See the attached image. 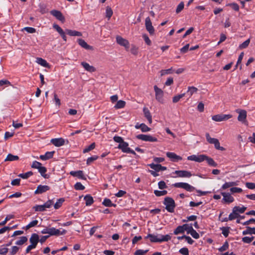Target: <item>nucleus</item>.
I'll list each match as a JSON object with an SVG mask.
<instances>
[{
	"label": "nucleus",
	"mask_w": 255,
	"mask_h": 255,
	"mask_svg": "<svg viewBox=\"0 0 255 255\" xmlns=\"http://www.w3.org/2000/svg\"><path fill=\"white\" fill-rule=\"evenodd\" d=\"M55 151H47L44 155H40L39 158L42 160H47L53 157Z\"/></svg>",
	"instance_id": "19"
},
{
	"label": "nucleus",
	"mask_w": 255,
	"mask_h": 255,
	"mask_svg": "<svg viewBox=\"0 0 255 255\" xmlns=\"http://www.w3.org/2000/svg\"><path fill=\"white\" fill-rule=\"evenodd\" d=\"M143 112L144 115V116L146 117L147 120H148L149 124L152 123V117L150 114V113L148 109L147 108L144 107L143 109Z\"/></svg>",
	"instance_id": "24"
},
{
	"label": "nucleus",
	"mask_w": 255,
	"mask_h": 255,
	"mask_svg": "<svg viewBox=\"0 0 255 255\" xmlns=\"http://www.w3.org/2000/svg\"><path fill=\"white\" fill-rule=\"evenodd\" d=\"M140 129L142 132H147L150 130V128L148 127L145 124H140Z\"/></svg>",
	"instance_id": "51"
},
{
	"label": "nucleus",
	"mask_w": 255,
	"mask_h": 255,
	"mask_svg": "<svg viewBox=\"0 0 255 255\" xmlns=\"http://www.w3.org/2000/svg\"><path fill=\"white\" fill-rule=\"evenodd\" d=\"M205 135L207 141L210 144H213L217 149L222 151L225 150L223 147L220 146V144L218 139L211 137L209 133H206Z\"/></svg>",
	"instance_id": "2"
},
{
	"label": "nucleus",
	"mask_w": 255,
	"mask_h": 255,
	"mask_svg": "<svg viewBox=\"0 0 255 255\" xmlns=\"http://www.w3.org/2000/svg\"><path fill=\"white\" fill-rule=\"evenodd\" d=\"M48 236H59L60 235V230L55 228H48Z\"/></svg>",
	"instance_id": "26"
},
{
	"label": "nucleus",
	"mask_w": 255,
	"mask_h": 255,
	"mask_svg": "<svg viewBox=\"0 0 255 255\" xmlns=\"http://www.w3.org/2000/svg\"><path fill=\"white\" fill-rule=\"evenodd\" d=\"M160 73L161 76L166 74H171L172 73V69L171 68L166 70H161Z\"/></svg>",
	"instance_id": "54"
},
{
	"label": "nucleus",
	"mask_w": 255,
	"mask_h": 255,
	"mask_svg": "<svg viewBox=\"0 0 255 255\" xmlns=\"http://www.w3.org/2000/svg\"><path fill=\"white\" fill-rule=\"evenodd\" d=\"M125 105L126 102L125 101L120 100L117 102V104L115 106V108L117 109L123 108L125 106Z\"/></svg>",
	"instance_id": "39"
},
{
	"label": "nucleus",
	"mask_w": 255,
	"mask_h": 255,
	"mask_svg": "<svg viewBox=\"0 0 255 255\" xmlns=\"http://www.w3.org/2000/svg\"><path fill=\"white\" fill-rule=\"evenodd\" d=\"M106 17L110 19L113 15V12L111 7L108 6L106 8Z\"/></svg>",
	"instance_id": "52"
},
{
	"label": "nucleus",
	"mask_w": 255,
	"mask_h": 255,
	"mask_svg": "<svg viewBox=\"0 0 255 255\" xmlns=\"http://www.w3.org/2000/svg\"><path fill=\"white\" fill-rule=\"evenodd\" d=\"M232 117L231 115L219 114L212 116V119L216 122L226 121Z\"/></svg>",
	"instance_id": "7"
},
{
	"label": "nucleus",
	"mask_w": 255,
	"mask_h": 255,
	"mask_svg": "<svg viewBox=\"0 0 255 255\" xmlns=\"http://www.w3.org/2000/svg\"><path fill=\"white\" fill-rule=\"evenodd\" d=\"M198 89L196 87L191 86L188 87L187 94L191 97L193 94L197 93Z\"/></svg>",
	"instance_id": "33"
},
{
	"label": "nucleus",
	"mask_w": 255,
	"mask_h": 255,
	"mask_svg": "<svg viewBox=\"0 0 255 255\" xmlns=\"http://www.w3.org/2000/svg\"><path fill=\"white\" fill-rule=\"evenodd\" d=\"M98 158V156L97 155H94L91 157H90L87 159V164L89 165L94 161L97 160Z\"/></svg>",
	"instance_id": "53"
},
{
	"label": "nucleus",
	"mask_w": 255,
	"mask_h": 255,
	"mask_svg": "<svg viewBox=\"0 0 255 255\" xmlns=\"http://www.w3.org/2000/svg\"><path fill=\"white\" fill-rule=\"evenodd\" d=\"M148 252V250H137L134 253V255H144L146 253Z\"/></svg>",
	"instance_id": "55"
},
{
	"label": "nucleus",
	"mask_w": 255,
	"mask_h": 255,
	"mask_svg": "<svg viewBox=\"0 0 255 255\" xmlns=\"http://www.w3.org/2000/svg\"><path fill=\"white\" fill-rule=\"evenodd\" d=\"M118 147L121 149L123 152L136 155L135 151L128 147V144L127 142L124 141L122 143L119 144Z\"/></svg>",
	"instance_id": "5"
},
{
	"label": "nucleus",
	"mask_w": 255,
	"mask_h": 255,
	"mask_svg": "<svg viewBox=\"0 0 255 255\" xmlns=\"http://www.w3.org/2000/svg\"><path fill=\"white\" fill-rule=\"evenodd\" d=\"M65 200L64 198H59L57 200V202L54 204V207L55 209H59L64 202Z\"/></svg>",
	"instance_id": "34"
},
{
	"label": "nucleus",
	"mask_w": 255,
	"mask_h": 255,
	"mask_svg": "<svg viewBox=\"0 0 255 255\" xmlns=\"http://www.w3.org/2000/svg\"><path fill=\"white\" fill-rule=\"evenodd\" d=\"M50 142L57 147H60L65 144V140L62 138H52Z\"/></svg>",
	"instance_id": "17"
},
{
	"label": "nucleus",
	"mask_w": 255,
	"mask_h": 255,
	"mask_svg": "<svg viewBox=\"0 0 255 255\" xmlns=\"http://www.w3.org/2000/svg\"><path fill=\"white\" fill-rule=\"evenodd\" d=\"M173 186L176 188H183L189 192H192L194 190L195 188L187 183L177 182L173 184Z\"/></svg>",
	"instance_id": "3"
},
{
	"label": "nucleus",
	"mask_w": 255,
	"mask_h": 255,
	"mask_svg": "<svg viewBox=\"0 0 255 255\" xmlns=\"http://www.w3.org/2000/svg\"><path fill=\"white\" fill-rule=\"evenodd\" d=\"M239 216L237 212H234L233 211V212L231 213L229 216V218H228V219L229 220H233L236 218H237L238 217V216Z\"/></svg>",
	"instance_id": "61"
},
{
	"label": "nucleus",
	"mask_w": 255,
	"mask_h": 255,
	"mask_svg": "<svg viewBox=\"0 0 255 255\" xmlns=\"http://www.w3.org/2000/svg\"><path fill=\"white\" fill-rule=\"evenodd\" d=\"M185 232H184V228H183V225L182 226H178L174 230V232H173V233L174 235H178L179 234H183Z\"/></svg>",
	"instance_id": "35"
},
{
	"label": "nucleus",
	"mask_w": 255,
	"mask_h": 255,
	"mask_svg": "<svg viewBox=\"0 0 255 255\" xmlns=\"http://www.w3.org/2000/svg\"><path fill=\"white\" fill-rule=\"evenodd\" d=\"M250 42V39L246 40L245 41H244L243 43L240 45L239 48L241 49L247 48L249 46Z\"/></svg>",
	"instance_id": "50"
},
{
	"label": "nucleus",
	"mask_w": 255,
	"mask_h": 255,
	"mask_svg": "<svg viewBox=\"0 0 255 255\" xmlns=\"http://www.w3.org/2000/svg\"><path fill=\"white\" fill-rule=\"evenodd\" d=\"M148 166L152 169L156 171H159L160 170L161 165L158 164H154L151 163L148 165Z\"/></svg>",
	"instance_id": "40"
},
{
	"label": "nucleus",
	"mask_w": 255,
	"mask_h": 255,
	"mask_svg": "<svg viewBox=\"0 0 255 255\" xmlns=\"http://www.w3.org/2000/svg\"><path fill=\"white\" fill-rule=\"evenodd\" d=\"M38 170L41 175L44 178L47 179L49 177V175L45 174L46 172L47 171V169L46 167L41 166L39 168V169H38Z\"/></svg>",
	"instance_id": "27"
},
{
	"label": "nucleus",
	"mask_w": 255,
	"mask_h": 255,
	"mask_svg": "<svg viewBox=\"0 0 255 255\" xmlns=\"http://www.w3.org/2000/svg\"><path fill=\"white\" fill-rule=\"evenodd\" d=\"M19 159V157L17 155H14L10 153L8 154L6 158L4 160V161H16Z\"/></svg>",
	"instance_id": "29"
},
{
	"label": "nucleus",
	"mask_w": 255,
	"mask_h": 255,
	"mask_svg": "<svg viewBox=\"0 0 255 255\" xmlns=\"http://www.w3.org/2000/svg\"><path fill=\"white\" fill-rule=\"evenodd\" d=\"M236 112L239 114L238 117V120L239 122L248 125V122L247 121V112L244 110H237Z\"/></svg>",
	"instance_id": "6"
},
{
	"label": "nucleus",
	"mask_w": 255,
	"mask_h": 255,
	"mask_svg": "<svg viewBox=\"0 0 255 255\" xmlns=\"http://www.w3.org/2000/svg\"><path fill=\"white\" fill-rule=\"evenodd\" d=\"M117 42L120 45L123 46L128 50L129 47V43L128 40L123 38L120 36H118L116 37Z\"/></svg>",
	"instance_id": "10"
},
{
	"label": "nucleus",
	"mask_w": 255,
	"mask_h": 255,
	"mask_svg": "<svg viewBox=\"0 0 255 255\" xmlns=\"http://www.w3.org/2000/svg\"><path fill=\"white\" fill-rule=\"evenodd\" d=\"M38 223L37 220H33L30 222L25 228L26 230H28L30 228L36 226Z\"/></svg>",
	"instance_id": "42"
},
{
	"label": "nucleus",
	"mask_w": 255,
	"mask_h": 255,
	"mask_svg": "<svg viewBox=\"0 0 255 255\" xmlns=\"http://www.w3.org/2000/svg\"><path fill=\"white\" fill-rule=\"evenodd\" d=\"M229 247V243L226 241L224 243L223 245L219 249V251L221 252H224L228 249Z\"/></svg>",
	"instance_id": "49"
},
{
	"label": "nucleus",
	"mask_w": 255,
	"mask_h": 255,
	"mask_svg": "<svg viewBox=\"0 0 255 255\" xmlns=\"http://www.w3.org/2000/svg\"><path fill=\"white\" fill-rule=\"evenodd\" d=\"M81 65L84 68V69L88 72H94L96 70V68L90 65L88 63L86 62H83L81 63Z\"/></svg>",
	"instance_id": "21"
},
{
	"label": "nucleus",
	"mask_w": 255,
	"mask_h": 255,
	"mask_svg": "<svg viewBox=\"0 0 255 255\" xmlns=\"http://www.w3.org/2000/svg\"><path fill=\"white\" fill-rule=\"evenodd\" d=\"M75 189L77 190H83L85 189L84 186H83L81 183L77 182L74 185Z\"/></svg>",
	"instance_id": "59"
},
{
	"label": "nucleus",
	"mask_w": 255,
	"mask_h": 255,
	"mask_svg": "<svg viewBox=\"0 0 255 255\" xmlns=\"http://www.w3.org/2000/svg\"><path fill=\"white\" fill-rule=\"evenodd\" d=\"M35 211L43 212L45 210L43 205H36L33 207Z\"/></svg>",
	"instance_id": "46"
},
{
	"label": "nucleus",
	"mask_w": 255,
	"mask_h": 255,
	"mask_svg": "<svg viewBox=\"0 0 255 255\" xmlns=\"http://www.w3.org/2000/svg\"><path fill=\"white\" fill-rule=\"evenodd\" d=\"M8 251V248L4 247V245L1 246L0 248V255H6Z\"/></svg>",
	"instance_id": "62"
},
{
	"label": "nucleus",
	"mask_w": 255,
	"mask_h": 255,
	"mask_svg": "<svg viewBox=\"0 0 255 255\" xmlns=\"http://www.w3.org/2000/svg\"><path fill=\"white\" fill-rule=\"evenodd\" d=\"M50 13L53 16L55 17L57 19L62 21V22L65 21L64 16L60 11L57 10H52L50 11Z\"/></svg>",
	"instance_id": "16"
},
{
	"label": "nucleus",
	"mask_w": 255,
	"mask_h": 255,
	"mask_svg": "<svg viewBox=\"0 0 255 255\" xmlns=\"http://www.w3.org/2000/svg\"><path fill=\"white\" fill-rule=\"evenodd\" d=\"M66 33L70 36H81L82 35V33L79 31L76 30H71L67 29L65 30Z\"/></svg>",
	"instance_id": "22"
},
{
	"label": "nucleus",
	"mask_w": 255,
	"mask_h": 255,
	"mask_svg": "<svg viewBox=\"0 0 255 255\" xmlns=\"http://www.w3.org/2000/svg\"><path fill=\"white\" fill-rule=\"evenodd\" d=\"M29 242L31 245L34 247H36L37 243L39 242V236L37 234L33 233L31 235V237L29 239Z\"/></svg>",
	"instance_id": "18"
},
{
	"label": "nucleus",
	"mask_w": 255,
	"mask_h": 255,
	"mask_svg": "<svg viewBox=\"0 0 255 255\" xmlns=\"http://www.w3.org/2000/svg\"><path fill=\"white\" fill-rule=\"evenodd\" d=\"M183 227L184 232L186 231L187 234H189V233L191 231V230H192L193 229L192 224H185L183 225Z\"/></svg>",
	"instance_id": "37"
},
{
	"label": "nucleus",
	"mask_w": 255,
	"mask_h": 255,
	"mask_svg": "<svg viewBox=\"0 0 255 255\" xmlns=\"http://www.w3.org/2000/svg\"><path fill=\"white\" fill-rule=\"evenodd\" d=\"M78 44L83 48L87 50H92L93 47L88 45L83 39L79 38L77 40Z\"/></svg>",
	"instance_id": "20"
},
{
	"label": "nucleus",
	"mask_w": 255,
	"mask_h": 255,
	"mask_svg": "<svg viewBox=\"0 0 255 255\" xmlns=\"http://www.w3.org/2000/svg\"><path fill=\"white\" fill-rule=\"evenodd\" d=\"M254 238V236H252L251 237H245L242 238V240L245 243L249 244L253 241Z\"/></svg>",
	"instance_id": "47"
},
{
	"label": "nucleus",
	"mask_w": 255,
	"mask_h": 255,
	"mask_svg": "<svg viewBox=\"0 0 255 255\" xmlns=\"http://www.w3.org/2000/svg\"><path fill=\"white\" fill-rule=\"evenodd\" d=\"M165 237V238L163 239H159L158 238V236L149 234L145 237V238H149L150 242L152 243H162L163 242L164 240H167L168 237Z\"/></svg>",
	"instance_id": "11"
},
{
	"label": "nucleus",
	"mask_w": 255,
	"mask_h": 255,
	"mask_svg": "<svg viewBox=\"0 0 255 255\" xmlns=\"http://www.w3.org/2000/svg\"><path fill=\"white\" fill-rule=\"evenodd\" d=\"M53 203L54 202L52 200H49L43 205L46 209V208H50Z\"/></svg>",
	"instance_id": "63"
},
{
	"label": "nucleus",
	"mask_w": 255,
	"mask_h": 255,
	"mask_svg": "<svg viewBox=\"0 0 255 255\" xmlns=\"http://www.w3.org/2000/svg\"><path fill=\"white\" fill-rule=\"evenodd\" d=\"M184 3L183 1H181L177 6L176 9V12L177 13H179L181 12L184 8Z\"/></svg>",
	"instance_id": "56"
},
{
	"label": "nucleus",
	"mask_w": 255,
	"mask_h": 255,
	"mask_svg": "<svg viewBox=\"0 0 255 255\" xmlns=\"http://www.w3.org/2000/svg\"><path fill=\"white\" fill-rule=\"evenodd\" d=\"M33 174L31 171H29L24 173H21L18 175V176L23 179H27L29 177Z\"/></svg>",
	"instance_id": "45"
},
{
	"label": "nucleus",
	"mask_w": 255,
	"mask_h": 255,
	"mask_svg": "<svg viewBox=\"0 0 255 255\" xmlns=\"http://www.w3.org/2000/svg\"><path fill=\"white\" fill-rule=\"evenodd\" d=\"M179 252L183 255H189V251L187 248H181Z\"/></svg>",
	"instance_id": "64"
},
{
	"label": "nucleus",
	"mask_w": 255,
	"mask_h": 255,
	"mask_svg": "<svg viewBox=\"0 0 255 255\" xmlns=\"http://www.w3.org/2000/svg\"><path fill=\"white\" fill-rule=\"evenodd\" d=\"M154 90L155 93V99L158 102L162 103L163 102V92L156 85L154 86Z\"/></svg>",
	"instance_id": "8"
},
{
	"label": "nucleus",
	"mask_w": 255,
	"mask_h": 255,
	"mask_svg": "<svg viewBox=\"0 0 255 255\" xmlns=\"http://www.w3.org/2000/svg\"><path fill=\"white\" fill-rule=\"evenodd\" d=\"M238 185L237 181L236 182H229L224 183L221 187V189L225 190L230 187H233V186H237Z\"/></svg>",
	"instance_id": "23"
},
{
	"label": "nucleus",
	"mask_w": 255,
	"mask_h": 255,
	"mask_svg": "<svg viewBox=\"0 0 255 255\" xmlns=\"http://www.w3.org/2000/svg\"><path fill=\"white\" fill-rule=\"evenodd\" d=\"M50 189V187L47 185H39L37 186V189L34 191L35 194H41L47 192Z\"/></svg>",
	"instance_id": "12"
},
{
	"label": "nucleus",
	"mask_w": 255,
	"mask_h": 255,
	"mask_svg": "<svg viewBox=\"0 0 255 255\" xmlns=\"http://www.w3.org/2000/svg\"><path fill=\"white\" fill-rule=\"evenodd\" d=\"M178 177L189 178L192 176V174L190 171L186 170H176L174 172Z\"/></svg>",
	"instance_id": "14"
},
{
	"label": "nucleus",
	"mask_w": 255,
	"mask_h": 255,
	"mask_svg": "<svg viewBox=\"0 0 255 255\" xmlns=\"http://www.w3.org/2000/svg\"><path fill=\"white\" fill-rule=\"evenodd\" d=\"M154 193L156 196L159 197L166 195L167 191L166 190L159 191L156 190L154 191Z\"/></svg>",
	"instance_id": "43"
},
{
	"label": "nucleus",
	"mask_w": 255,
	"mask_h": 255,
	"mask_svg": "<svg viewBox=\"0 0 255 255\" xmlns=\"http://www.w3.org/2000/svg\"><path fill=\"white\" fill-rule=\"evenodd\" d=\"M136 137L138 139L145 141L157 142L158 141L156 137L150 134H138L136 136Z\"/></svg>",
	"instance_id": "4"
},
{
	"label": "nucleus",
	"mask_w": 255,
	"mask_h": 255,
	"mask_svg": "<svg viewBox=\"0 0 255 255\" xmlns=\"http://www.w3.org/2000/svg\"><path fill=\"white\" fill-rule=\"evenodd\" d=\"M255 235V228L247 227V229L243 232V235Z\"/></svg>",
	"instance_id": "30"
},
{
	"label": "nucleus",
	"mask_w": 255,
	"mask_h": 255,
	"mask_svg": "<svg viewBox=\"0 0 255 255\" xmlns=\"http://www.w3.org/2000/svg\"><path fill=\"white\" fill-rule=\"evenodd\" d=\"M103 204L106 207H116V204H114L112 202L111 200L110 199L105 198L103 202Z\"/></svg>",
	"instance_id": "31"
},
{
	"label": "nucleus",
	"mask_w": 255,
	"mask_h": 255,
	"mask_svg": "<svg viewBox=\"0 0 255 255\" xmlns=\"http://www.w3.org/2000/svg\"><path fill=\"white\" fill-rule=\"evenodd\" d=\"M189 234L195 239H198L200 238L199 234L194 229L192 230H191Z\"/></svg>",
	"instance_id": "60"
},
{
	"label": "nucleus",
	"mask_w": 255,
	"mask_h": 255,
	"mask_svg": "<svg viewBox=\"0 0 255 255\" xmlns=\"http://www.w3.org/2000/svg\"><path fill=\"white\" fill-rule=\"evenodd\" d=\"M205 160L207 161L208 164L213 167H216L217 166V164L214 161V160L208 156H207V158H206Z\"/></svg>",
	"instance_id": "38"
},
{
	"label": "nucleus",
	"mask_w": 255,
	"mask_h": 255,
	"mask_svg": "<svg viewBox=\"0 0 255 255\" xmlns=\"http://www.w3.org/2000/svg\"><path fill=\"white\" fill-rule=\"evenodd\" d=\"M207 155L205 154L197 155V162H201L205 160Z\"/></svg>",
	"instance_id": "57"
},
{
	"label": "nucleus",
	"mask_w": 255,
	"mask_h": 255,
	"mask_svg": "<svg viewBox=\"0 0 255 255\" xmlns=\"http://www.w3.org/2000/svg\"><path fill=\"white\" fill-rule=\"evenodd\" d=\"M221 195L223 196V201L226 203H231L234 202V198L229 193L221 192Z\"/></svg>",
	"instance_id": "13"
},
{
	"label": "nucleus",
	"mask_w": 255,
	"mask_h": 255,
	"mask_svg": "<svg viewBox=\"0 0 255 255\" xmlns=\"http://www.w3.org/2000/svg\"><path fill=\"white\" fill-rule=\"evenodd\" d=\"M185 93L176 95L173 98L172 101L174 103H177L181 98L185 96Z\"/></svg>",
	"instance_id": "48"
},
{
	"label": "nucleus",
	"mask_w": 255,
	"mask_h": 255,
	"mask_svg": "<svg viewBox=\"0 0 255 255\" xmlns=\"http://www.w3.org/2000/svg\"><path fill=\"white\" fill-rule=\"evenodd\" d=\"M95 143L93 142L91 144H90L89 146L86 147L85 149L83 150V153H86L90 151L93 150L95 148Z\"/></svg>",
	"instance_id": "44"
},
{
	"label": "nucleus",
	"mask_w": 255,
	"mask_h": 255,
	"mask_svg": "<svg viewBox=\"0 0 255 255\" xmlns=\"http://www.w3.org/2000/svg\"><path fill=\"white\" fill-rule=\"evenodd\" d=\"M230 227H223L220 228V230L222 231V233L224 236L227 238L229 236L230 233Z\"/></svg>",
	"instance_id": "32"
},
{
	"label": "nucleus",
	"mask_w": 255,
	"mask_h": 255,
	"mask_svg": "<svg viewBox=\"0 0 255 255\" xmlns=\"http://www.w3.org/2000/svg\"><path fill=\"white\" fill-rule=\"evenodd\" d=\"M246 209H247V208L244 206H242V207H239V206H235L233 208V211L236 212L238 213H243L246 211Z\"/></svg>",
	"instance_id": "36"
},
{
	"label": "nucleus",
	"mask_w": 255,
	"mask_h": 255,
	"mask_svg": "<svg viewBox=\"0 0 255 255\" xmlns=\"http://www.w3.org/2000/svg\"><path fill=\"white\" fill-rule=\"evenodd\" d=\"M27 241V238L26 237L22 236L20 238V240L17 241L15 243V244L17 245H22L26 242Z\"/></svg>",
	"instance_id": "41"
},
{
	"label": "nucleus",
	"mask_w": 255,
	"mask_h": 255,
	"mask_svg": "<svg viewBox=\"0 0 255 255\" xmlns=\"http://www.w3.org/2000/svg\"><path fill=\"white\" fill-rule=\"evenodd\" d=\"M163 204L166 206L165 209L168 212L170 213L174 212L175 203L172 198L168 197L165 198Z\"/></svg>",
	"instance_id": "1"
},
{
	"label": "nucleus",
	"mask_w": 255,
	"mask_h": 255,
	"mask_svg": "<svg viewBox=\"0 0 255 255\" xmlns=\"http://www.w3.org/2000/svg\"><path fill=\"white\" fill-rule=\"evenodd\" d=\"M230 191L232 193H241L243 191V190L241 188L233 187L230 188Z\"/></svg>",
	"instance_id": "58"
},
{
	"label": "nucleus",
	"mask_w": 255,
	"mask_h": 255,
	"mask_svg": "<svg viewBox=\"0 0 255 255\" xmlns=\"http://www.w3.org/2000/svg\"><path fill=\"white\" fill-rule=\"evenodd\" d=\"M145 27L147 31L150 35L154 34V28L152 25V23L149 17H147L145 18Z\"/></svg>",
	"instance_id": "9"
},
{
	"label": "nucleus",
	"mask_w": 255,
	"mask_h": 255,
	"mask_svg": "<svg viewBox=\"0 0 255 255\" xmlns=\"http://www.w3.org/2000/svg\"><path fill=\"white\" fill-rule=\"evenodd\" d=\"M36 62L38 64H39L44 67H46V68L50 67V65H49V63H47L45 60L42 59V58H37L36 59Z\"/></svg>",
	"instance_id": "25"
},
{
	"label": "nucleus",
	"mask_w": 255,
	"mask_h": 255,
	"mask_svg": "<svg viewBox=\"0 0 255 255\" xmlns=\"http://www.w3.org/2000/svg\"><path fill=\"white\" fill-rule=\"evenodd\" d=\"M84 199L85 201V204H86V206H90L94 202V200H93V197L89 195H86L84 197Z\"/></svg>",
	"instance_id": "28"
},
{
	"label": "nucleus",
	"mask_w": 255,
	"mask_h": 255,
	"mask_svg": "<svg viewBox=\"0 0 255 255\" xmlns=\"http://www.w3.org/2000/svg\"><path fill=\"white\" fill-rule=\"evenodd\" d=\"M166 156L172 162H177L182 159V158L181 156L177 155L174 152H167L166 153Z\"/></svg>",
	"instance_id": "15"
}]
</instances>
